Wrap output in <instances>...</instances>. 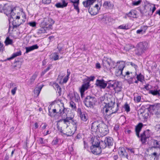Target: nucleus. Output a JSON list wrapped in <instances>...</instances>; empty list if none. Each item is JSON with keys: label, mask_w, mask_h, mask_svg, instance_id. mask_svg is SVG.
Masks as SVG:
<instances>
[{"label": "nucleus", "mask_w": 160, "mask_h": 160, "mask_svg": "<svg viewBox=\"0 0 160 160\" xmlns=\"http://www.w3.org/2000/svg\"><path fill=\"white\" fill-rule=\"evenodd\" d=\"M91 131L103 137L108 133V126L102 122L96 121L92 123Z\"/></svg>", "instance_id": "obj_1"}, {"label": "nucleus", "mask_w": 160, "mask_h": 160, "mask_svg": "<svg viewBox=\"0 0 160 160\" xmlns=\"http://www.w3.org/2000/svg\"><path fill=\"white\" fill-rule=\"evenodd\" d=\"M143 124L141 123H139L136 126L135 128V131L137 136L139 138H140V140L143 144L147 142V139L150 137L149 133V130H147L144 131L139 135V132L142 127Z\"/></svg>", "instance_id": "obj_2"}, {"label": "nucleus", "mask_w": 160, "mask_h": 160, "mask_svg": "<svg viewBox=\"0 0 160 160\" xmlns=\"http://www.w3.org/2000/svg\"><path fill=\"white\" fill-rule=\"evenodd\" d=\"M113 140L112 138L107 137L104 139L97 142V145H98L101 149H104L107 147L110 148L113 145Z\"/></svg>", "instance_id": "obj_3"}, {"label": "nucleus", "mask_w": 160, "mask_h": 160, "mask_svg": "<svg viewBox=\"0 0 160 160\" xmlns=\"http://www.w3.org/2000/svg\"><path fill=\"white\" fill-rule=\"evenodd\" d=\"M114 104V103L106 104L102 110L103 113L104 114L106 113L108 116H110L113 113H115L118 110L119 104L118 103L117 104V107L115 110H113Z\"/></svg>", "instance_id": "obj_4"}, {"label": "nucleus", "mask_w": 160, "mask_h": 160, "mask_svg": "<svg viewBox=\"0 0 160 160\" xmlns=\"http://www.w3.org/2000/svg\"><path fill=\"white\" fill-rule=\"evenodd\" d=\"M83 102L87 107L93 108L97 102V99L95 97L89 95L85 98Z\"/></svg>", "instance_id": "obj_5"}, {"label": "nucleus", "mask_w": 160, "mask_h": 160, "mask_svg": "<svg viewBox=\"0 0 160 160\" xmlns=\"http://www.w3.org/2000/svg\"><path fill=\"white\" fill-rule=\"evenodd\" d=\"M102 64L103 66L107 68H114L116 66L115 62L112 61L111 58L105 57L102 60Z\"/></svg>", "instance_id": "obj_6"}, {"label": "nucleus", "mask_w": 160, "mask_h": 160, "mask_svg": "<svg viewBox=\"0 0 160 160\" xmlns=\"http://www.w3.org/2000/svg\"><path fill=\"white\" fill-rule=\"evenodd\" d=\"M137 73L136 72H130L128 71L125 72L124 75L125 78L127 79V80L129 84L133 83V80H135V77Z\"/></svg>", "instance_id": "obj_7"}, {"label": "nucleus", "mask_w": 160, "mask_h": 160, "mask_svg": "<svg viewBox=\"0 0 160 160\" xmlns=\"http://www.w3.org/2000/svg\"><path fill=\"white\" fill-rule=\"evenodd\" d=\"M54 21L51 18H45L41 22V26L44 27H46V29L49 30L52 27V24H54Z\"/></svg>", "instance_id": "obj_8"}, {"label": "nucleus", "mask_w": 160, "mask_h": 160, "mask_svg": "<svg viewBox=\"0 0 160 160\" xmlns=\"http://www.w3.org/2000/svg\"><path fill=\"white\" fill-rule=\"evenodd\" d=\"M54 108L56 109L57 112V116L59 117L65 113V108L64 107L63 103L60 102V104H56Z\"/></svg>", "instance_id": "obj_9"}, {"label": "nucleus", "mask_w": 160, "mask_h": 160, "mask_svg": "<svg viewBox=\"0 0 160 160\" xmlns=\"http://www.w3.org/2000/svg\"><path fill=\"white\" fill-rule=\"evenodd\" d=\"M90 149L91 152L95 155H97L100 154L102 152L101 149L98 145L93 144L90 147Z\"/></svg>", "instance_id": "obj_10"}, {"label": "nucleus", "mask_w": 160, "mask_h": 160, "mask_svg": "<svg viewBox=\"0 0 160 160\" xmlns=\"http://www.w3.org/2000/svg\"><path fill=\"white\" fill-rule=\"evenodd\" d=\"M149 108L151 110H153V114H155L158 116L160 115V104L150 105Z\"/></svg>", "instance_id": "obj_11"}, {"label": "nucleus", "mask_w": 160, "mask_h": 160, "mask_svg": "<svg viewBox=\"0 0 160 160\" xmlns=\"http://www.w3.org/2000/svg\"><path fill=\"white\" fill-rule=\"evenodd\" d=\"M96 85L100 88L104 89L107 85V81H105L103 79H97L95 83Z\"/></svg>", "instance_id": "obj_12"}, {"label": "nucleus", "mask_w": 160, "mask_h": 160, "mask_svg": "<svg viewBox=\"0 0 160 160\" xmlns=\"http://www.w3.org/2000/svg\"><path fill=\"white\" fill-rule=\"evenodd\" d=\"M73 118L72 117H66V118L60 119L58 121V122H61L62 123V125H64L65 127L66 125V128H67L69 125L70 121L72 120Z\"/></svg>", "instance_id": "obj_13"}, {"label": "nucleus", "mask_w": 160, "mask_h": 160, "mask_svg": "<svg viewBox=\"0 0 160 160\" xmlns=\"http://www.w3.org/2000/svg\"><path fill=\"white\" fill-rule=\"evenodd\" d=\"M119 156L122 158H126L128 159V153L127 152L125 148L123 147H120L118 151Z\"/></svg>", "instance_id": "obj_14"}, {"label": "nucleus", "mask_w": 160, "mask_h": 160, "mask_svg": "<svg viewBox=\"0 0 160 160\" xmlns=\"http://www.w3.org/2000/svg\"><path fill=\"white\" fill-rule=\"evenodd\" d=\"M89 82H84L82 85L81 87L80 88V91L81 96L84 93V92L87 90L90 86Z\"/></svg>", "instance_id": "obj_15"}, {"label": "nucleus", "mask_w": 160, "mask_h": 160, "mask_svg": "<svg viewBox=\"0 0 160 160\" xmlns=\"http://www.w3.org/2000/svg\"><path fill=\"white\" fill-rule=\"evenodd\" d=\"M125 67V64H122L115 71V74L117 76H119L121 75L124 76V74H123L122 71Z\"/></svg>", "instance_id": "obj_16"}, {"label": "nucleus", "mask_w": 160, "mask_h": 160, "mask_svg": "<svg viewBox=\"0 0 160 160\" xmlns=\"http://www.w3.org/2000/svg\"><path fill=\"white\" fill-rule=\"evenodd\" d=\"M138 45L145 52L148 49L149 47L148 42L146 41L140 42L138 44Z\"/></svg>", "instance_id": "obj_17"}, {"label": "nucleus", "mask_w": 160, "mask_h": 160, "mask_svg": "<svg viewBox=\"0 0 160 160\" xmlns=\"http://www.w3.org/2000/svg\"><path fill=\"white\" fill-rule=\"evenodd\" d=\"M48 109V115L49 116L51 117H55L56 115L57 116V112L55 108L52 109L51 107H50L49 106Z\"/></svg>", "instance_id": "obj_18"}, {"label": "nucleus", "mask_w": 160, "mask_h": 160, "mask_svg": "<svg viewBox=\"0 0 160 160\" xmlns=\"http://www.w3.org/2000/svg\"><path fill=\"white\" fill-rule=\"evenodd\" d=\"M113 89L116 92H118L121 91L122 87L120 83L116 82L115 84L113 85Z\"/></svg>", "instance_id": "obj_19"}, {"label": "nucleus", "mask_w": 160, "mask_h": 160, "mask_svg": "<svg viewBox=\"0 0 160 160\" xmlns=\"http://www.w3.org/2000/svg\"><path fill=\"white\" fill-rule=\"evenodd\" d=\"M13 7H12L11 6H7V5L4 6L3 7V12H4V13L6 14L7 15H8L10 13L11 11L13 8Z\"/></svg>", "instance_id": "obj_20"}, {"label": "nucleus", "mask_w": 160, "mask_h": 160, "mask_svg": "<svg viewBox=\"0 0 160 160\" xmlns=\"http://www.w3.org/2000/svg\"><path fill=\"white\" fill-rule=\"evenodd\" d=\"M88 12L92 16H94L97 14L98 12V9L96 8H91L89 7L88 10Z\"/></svg>", "instance_id": "obj_21"}, {"label": "nucleus", "mask_w": 160, "mask_h": 160, "mask_svg": "<svg viewBox=\"0 0 160 160\" xmlns=\"http://www.w3.org/2000/svg\"><path fill=\"white\" fill-rule=\"evenodd\" d=\"M62 3H58L55 4L58 8H63L67 6L68 2L66 0H62Z\"/></svg>", "instance_id": "obj_22"}, {"label": "nucleus", "mask_w": 160, "mask_h": 160, "mask_svg": "<svg viewBox=\"0 0 160 160\" xmlns=\"http://www.w3.org/2000/svg\"><path fill=\"white\" fill-rule=\"evenodd\" d=\"M38 46L37 44H35L30 47H26L25 48L26 49L25 53H28L35 49H38Z\"/></svg>", "instance_id": "obj_23"}, {"label": "nucleus", "mask_w": 160, "mask_h": 160, "mask_svg": "<svg viewBox=\"0 0 160 160\" xmlns=\"http://www.w3.org/2000/svg\"><path fill=\"white\" fill-rule=\"evenodd\" d=\"M96 1V0H87V1L83 2L82 3L85 7H88L92 5Z\"/></svg>", "instance_id": "obj_24"}, {"label": "nucleus", "mask_w": 160, "mask_h": 160, "mask_svg": "<svg viewBox=\"0 0 160 160\" xmlns=\"http://www.w3.org/2000/svg\"><path fill=\"white\" fill-rule=\"evenodd\" d=\"M38 75V73L35 72L32 77L30 78L29 81L28 82V84L29 85H32L34 82L35 79L37 78Z\"/></svg>", "instance_id": "obj_25"}, {"label": "nucleus", "mask_w": 160, "mask_h": 160, "mask_svg": "<svg viewBox=\"0 0 160 160\" xmlns=\"http://www.w3.org/2000/svg\"><path fill=\"white\" fill-rule=\"evenodd\" d=\"M128 17L134 18H137V15L135 10H132L129 13L126 14Z\"/></svg>", "instance_id": "obj_26"}, {"label": "nucleus", "mask_w": 160, "mask_h": 160, "mask_svg": "<svg viewBox=\"0 0 160 160\" xmlns=\"http://www.w3.org/2000/svg\"><path fill=\"white\" fill-rule=\"evenodd\" d=\"M57 128L58 131H59L61 133H63V134L66 135L68 136H71L73 134V133L72 132L70 133V134H67V133H63V130L62 128V127H61V126L60 125V124H59L58 123H57Z\"/></svg>", "instance_id": "obj_27"}, {"label": "nucleus", "mask_w": 160, "mask_h": 160, "mask_svg": "<svg viewBox=\"0 0 160 160\" xmlns=\"http://www.w3.org/2000/svg\"><path fill=\"white\" fill-rule=\"evenodd\" d=\"M149 93L151 94L154 96H160V89L158 90H150Z\"/></svg>", "instance_id": "obj_28"}, {"label": "nucleus", "mask_w": 160, "mask_h": 160, "mask_svg": "<svg viewBox=\"0 0 160 160\" xmlns=\"http://www.w3.org/2000/svg\"><path fill=\"white\" fill-rule=\"evenodd\" d=\"M43 86V85H42L38 86V87H36L35 88L34 91V94L37 96H38L39 95Z\"/></svg>", "instance_id": "obj_29"}, {"label": "nucleus", "mask_w": 160, "mask_h": 160, "mask_svg": "<svg viewBox=\"0 0 160 160\" xmlns=\"http://www.w3.org/2000/svg\"><path fill=\"white\" fill-rule=\"evenodd\" d=\"M145 52L141 48L138 46L137 49L135 50V54L138 56L142 55L143 53H144Z\"/></svg>", "instance_id": "obj_30"}, {"label": "nucleus", "mask_w": 160, "mask_h": 160, "mask_svg": "<svg viewBox=\"0 0 160 160\" xmlns=\"http://www.w3.org/2000/svg\"><path fill=\"white\" fill-rule=\"evenodd\" d=\"M79 116L81 119L84 122L86 121L88 119V114L84 112H83V113Z\"/></svg>", "instance_id": "obj_31"}, {"label": "nucleus", "mask_w": 160, "mask_h": 160, "mask_svg": "<svg viewBox=\"0 0 160 160\" xmlns=\"http://www.w3.org/2000/svg\"><path fill=\"white\" fill-rule=\"evenodd\" d=\"M103 7L105 8L108 9L112 8V6L111 3L110 2L108 1H106L104 2L102 5Z\"/></svg>", "instance_id": "obj_32"}, {"label": "nucleus", "mask_w": 160, "mask_h": 160, "mask_svg": "<svg viewBox=\"0 0 160 160\" xmlns=\"http://www.w3.org/2000/svg\"><path fill=\"white\" fill-rule=\"evenodd\" d=\"M146 6L145 5L143 9L142 10L141 9H140V13L142 14V16H147L150 15V14L149 12L148 14L146 13L147 11L146 10Z\"/></svg>", "instance_id": "obj_33"}, {"label": "nucleus", "mask_w": 160, "mask_h": 160, "mask_svg": "<svg viewBox=\"0 0 160 160\" xmlns=\"http://www.w3.org/2000/svg\"><path fill=\"white\" fill-rule=\"evenodd\" d=\"M48 29H46V27L41 26V27L38 30L37 33L38 35H40L42 33L45 32Z\"/></svg>", "instance_id": "obj_34"}, {"label": "nucleus", "mask_w": 160, "mask_h": 160, "mask_svg": "<svg viewBox=\"0 0 160 160\" xmlns=\"http://www.w3.org/2000/svg\"><path fill=\"white\" fill-rule=\"evenodd\" d=\"M79 0L75 1V2L74 3V4H73L74 7V9L77 11L78 13H79V9L78 7V5L79 3Z\"/></svg>", "instance_id": "obj_35"}, {"label": "nucleus", "mask_w": 160, "mask_h": 160, "mask_svg": "<svg viewBox=\"0 0 160 160\" xmlns=\"http://www.w3.org/2000/svg\"><path fill=\"white\" fill-rule=\"evenodd\" d=\"M15 12H16V8L13 7L12 10L11 11L10 13V19H11V18L13 19V18L15 16Z\"/></svg>", "instance_id": "obj_36"}, {"label": "nucleus", "mask_w": 160, "mask_h": 160, "mask_svg": "<svg viewBox=\"0 0 160 160\" xmlns=\"http://www.w3.org/2000/svg\"><path fill=\"white\" fill-rule=\"evenodd\" d=\"M136 78L138 80L141 82H142L144 79V77L141 73L138 75H137Z\"/></svg>", "instance_id": "obj_37"}, {"label": "nucleus", "mask_w": 160, "mask_h": 160, "mask_svg": "<svg viewBox=\"0 0 160 160\" xmlns=\"http://www.w3.org/2000/svg\"><path fill=\"white\" fill-rule=\"evenodd\" d=\"M6 45H8L9 44L11 45L12 43V40L10 39L9 37H8L6 38V40L4 42Z\"/></svg>", "instance_id": "obj_38"}, {"label": "nucleus", "mask_w": 160, "mask_h": 160, "mask_svg": "<svg viewBox=\"0 0 160 160\" xmlns=\"http://www.w3.org/2000/svg\"><path fill=\"white\" fill-rule=\"evenodd\" d=\"M152 142L153 143V145L154 146L153 147L154 148H159L160 147L159 144L157 140L153 139L152 140Z\"/></svg>", "instance_id": "obj_39"}, {"label": "nucleus", "mask_w": 160, "mask_h": 160, "mask_svg": "<svg viewBox=\"0 0 160 160\" xmlns=\"http://www.w3.org/2000/svg\"><path fill=\"white\" fill-rule=\"evenodd\" d=\"M98 4H96L93 7L96 8L98 9V11L99 12L100 9V7L102 6V0H98Z\"/></svg>", "instance_id": "obj_40"}, {"label": "nucleus", "mask_w": 160, "mask_h": 160, "mask_svg": "<svg viewBox=\"0 0 160 160\" xmlns=\"http://www.w3.org/2000/svg\"><path fill=\"white\" fill-rule=\"evenodd\" d=\"M142 2V0H139L138 1L136 0L132 1V5L133 6H137L141 4Z\"/></svg>", "instance_id": "obj_41"}, {"label": "nucleus", "mask_w": 160, "mask_h": 160, "mask_svg": "<svg viewBox=\"0 0 160 160\" xmlns=\"http://www.w3.org/2000/svg\"><path fill=\"white\" fill-rule=\"evenodd\" d=\"M116 82L115 81H109L107 82V84H108V86L107 87V88H113V85L115 84V82Z\"/></svg>", "instance_id": "obj_42"}, {"label": "nucleus", "mask_w": 160, "mask_h": 160, "mask_svg": "<svg viewBox=\"0 0 160 160\" xmlns=\"http://www.w3.org/2000/svg\"><path fill=\"white\" fill-rule=\"evenodd\" d=\"M70 106L71 107L72 110L76 111L77 108L76 104L73 101H71L70 102Z\"/></svg>", "instance_id": "obj_43"}, {"label": "nucleus", "mask_w": 160, "mask_h": 160, "mask_svg": "<svg viewBox=\"0 0 160 160\" xmlns=\"http://www.w3.org/2000/svg\"><path fill=\"white\" fill-rule=\"evenodd\" d=\"M152 5L153 6V7L152 8H150L149 9V13L150 14V15H152L156 9L155 5L153 4Z\"/></svg>", "instance_id": "obj_44"}, {"label": "nucleus", "mask_w": 160, "mask_h": 160, "mask_svg": "<svg viewBox=\"0 0 160 160\" xmlns=\"http://www.w3.org/2000/svg\"><path fill=\"white\" fill-rule=\"evenodd\" d=\"M21 51L19 50L18 52H16L15 53H13L12 55L13 56V57L15 58V57L19 56L21 55Z\"/></svg>", "instance_id": "obj_45"}, {"label": "nucleus", "mask_w": 160, "mask_h": 160, "mask_svg": "<svg viewBox=\"0 0 160 160\" xmlns=\"http://www.w3.org/2000/svg\"><path fill=\"white\" fill-rule=\"evenodd\" d=\"M125 110L127 111V112H128L130 111V108L129 106L126 103L124 105V107Z\"/></svg>", "instance_id": "obj_46"}, {"label": "nucleus", "mask_w": 160, "mask_h": 160, "mask_svg": "<svg viewBox=\"0 0 160 160\" xmlns=\"http://www.w3.org/2000/svg\"><path fill=\"white\" fill-rule=\"evenodd\" d=\"M52 58L54 61H56L58 59L59 56L57 53H54V55L52 56Z\"/></svg>", "instance_id": "obj_47"}, {"label": "nucleus", "mask_w": 160, "mask_h": 160, "mask_svg": "<svg viewBox=\"0 0 160 160\" xmlns=\"http://www.w3.org/2000/svg\"><path fill=\"white\" fill-rule=\"evenodd\" d=\"M141 99V97L140 96H138L137 97H134V100L137 102H140Z\"/></svg>", "instance_id": "obj_48"}, {"label": "nucleus", "mask_w": 160, "mask_h": 160, "mask_svg": "<svg viewBox=\"0 0 160 160\" xmlns=\"http://www.w3.org/2000/svg\"><path fill=\"white\" fill-rule=\"evenodd\" d=\"M58 142V140L57 138H55L52 142L53 145H57Z\"/></svg>", "instance_id": "obj_49"}, {"label": "nucleus", "mask_w": 160, "mask_h": 160, "mask_svg": "<svg viewBox=\"0 0 160 160\" xmlns=\"http://www.w3.org/2000/svg\"><path fill=\"white\" fill-rule=\"evenodd\" d=\"M69 78L68 77L66 76L64 78L62 82H61V81H60L59 83H66L68 80Z\"/></svg>", "instance_id": "obj_50"}, {"label": "nucleus", "mask_w": 160, "mask_h": 160, "mask_svg": "<svg viewBox=\"0 0 160 160\" xmlns=\"http://www.w3.org/2000/svg\"><path fill=\"white\" fill-rule=\"evenodd\" d=\"M28 24H29L30 26L34 27L36 26V22L34 21L32 22H30L28 23Z\"/></svg>", "instance_id": "obj_51"}, {"label": "nucleus", "mask_w": 160, "mask_h": 160, "mask_svg": "<svg viewBox=\"0 0 160 160\" xmlns=\"http://www.w3.org/2000/svg\"><path fill=\"white\" fill-rule=\"evenodd\" d=\"M4 50V47L2 43L0 42V52H2Z\"/></svg>", "instance_id": "obj_52"}, {"label": "nucleus", "mask_w": 160, "mask_h": 160, "mask_svg": "<svg viewBox=\"0 0 160 160\" xmlns=\"http://www.w3.org/2000/svg\"><path fill=\"white\" fill-rule=\"evenodd\" d=\"M74 97H75V101L76 102H78V100L80 99V98L78 94L76 95L75 93H74Z\"/></svg>", "instance_id": "obj_53"}, {"label": "nucleus", "mask_w": 160, "mask_h": 160, "mask_svg": "<svg viewBox=\"0 0 160 160\" xmlns=\"http://www.w3.org/2000/svg\"><path fill=\"white\" fill-rule=\"evenodd\" d=\"M51 0H42V3L44 4H48L51 2Z\"/></svg>", "instance_id": "obj_54"}, {"label": "nucleus", "mask_w": 160, "mask_h": 160, "mask_svg": "<svg viewBox=\"0 0 160 160\" xmlns=\"http://www.w3.org/2000/svg\"><path fill=\"white\" fill-rule=\"evenodd\" d=\"M118 28L120 29H128L126 26L124 25L119 26Z\"/></svg>", "instance_id": "obj_55"}, {"label": "nucleus", "mask_w": 160, "mask_h": 160, "mask_svg": "<svg viewBox=\"0 0 160 160\" xmlns=\"http://www.w3.org/2000/svg\"><path fill=\"white\" fill-rule=\"evenodd\" d=\"M77 112L79 116L81 115L83 113V112H82L81 109L80 108H78Z\"/></svg>", "instance_id": "obj_56"}, {"label": "nucleus", "mask_w": 160, "mask_h": 160, "mask_svg": "<svg viewBox=\"0 0 160 160\" xmlns=\"http://www.w3.org/2000/svg\"><path fill=\"white\" fill-rule=\"evenodd\" d=\"M136 33L137 34H143L144 32L143 31V30L141 28L140 29L136 31Z\"/></svg>", "instance_id": "obj_57"}, {"label": "nucleus", "mask_w": 160, "mask_h": 160, "mask_svg": "<svg viewBox=\"0 0 160 160\" xmlns=\"http://www.w3.org/2000/svg\"><path fill=\"white\" fill-rule=\"evenodd\" d=\"M151 86L149 84H148L144 86V88L146 89L147 90H148L151 88Z\"/></svg>", "instance_id": "obj_58"}, {"label": "nucleus", "mask_w": 160, "mask_h": 160, "mask_svg": "<svg viewBox=\"0 0 160 160\" xmlns=\"http://www.w3.org/2000/svg\"><path fill=\"white\" fill-rule=\"evenodd\" d=\"M17 87H15L13 89H12V90L11 92L12 94L13 95H14L15 94L16 92V91L17 90Z\"/></svg>", "instance_id": "obj_59"}, {"label": "nucleus", "mask_w": 160, "mask_h": 160, "mask_svg": "<svg viewBox=\"0 0 160 160\" xmlns=\"http://www.w3.org/2000/svg\"><path fill=\"white\" fill-rule=\"evenodd\" d=\"M148 27L147 26H143L141 27V28L143 30V31L145 33L146 30L147 29Z\"/></svg>", "instance_id": "obj_60"}, {"label": "nucleus", "mask_w": 160, "mask_h": 160, "mask_svg": "<svg viewBox=\"0 0 160 160\" xmlns=\"http://www.w3.org/2000/svg\"><path fill=\"white\" fill-rule=\"evenodd\" d=\"M63 76L64 75L63 74L62 75L61 73H60L58 76V79L60 80H61Z\"/></svg>", "instance_id": "obj_61"}, {"label": "nucleus", "mask_w": 160, "mask_h": 160, "mask_svg": "<svg viewBox=\"0 0 160 160\" xmlns=\"http://www.w3.org/2000/svg\"><path fill=\"white\" fill-rule=\"evenodd\" d=\"M54 86L55 88V89H56L57 90V91H58V89L59 88H61L59 86V85L57 83H55L54 84Z\"/></svg>", "instance_id": "obj_62"}, {"label": "nucleus", "mask_w": 160, "mask_h": 160, "mask_svg": "<svg viewBox=\"0 0 160 160\" xmlns=\"http://www.w3.org/2000/svg\"><path fill=\"white\" fill-rule=\"evenodd\" d=\"M130 65L133 67L135 69L138 67L134 63L132 62H130Z\"/></svg>", "instance_id": "obj_63"}, {"label": "nucleus", "mask_w": 160, "mask_h": 160, "mask_svg": "<svg viewBox=\"0 0 160 160\" xmlns=\"http://www.w3.org/2000/svg\"><path fill=\"white\" fill-rule=\"evenodd\" d=\"M119 126L118 125H116L114 127L115 130L117 131L119 130Z\"/></svg>", "instance_id": "obj_64"}]
</instances>
